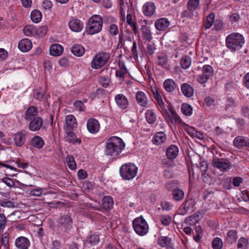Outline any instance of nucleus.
Wrapping results in <instances>:
<instances>
[{"instance_id": "nucleus-11", "label": "nucleus", "mask_w": 249, "mask_h": 249, "mask_svg": "<svg viewBox=\"0 0 249 249\" xmlns=\"http://www.w3.org/2000/svg\"><path fill=\"white\" fill-rule=\"evenodd\" d=\"M29 129L32 131L39 130L43 124V119L40 117H36L30 120Z\"/></svg>"}, {"instance_id": "nucleus-5", "label": "nucleus", "mask_w": 249, "mask_h": 249, "mask_svg": "<svg viewBox=\"0 0 249 249\" xmlns=\"http://www.w3.org/2000/svg\"><path fill=\"white\" fill-rule=\"evenodd\" d=\"M137 170V167L134 164L126 163L120 167V175L124 179L130 180L136 176Z\"/></svg>"}, {"instance_id": "nucleus-13", "label": "nucleus", "mask_w": 249, "mask_h": 249, "mask_svg": "<svg viewBox=\"0 0 249 249\" xmlns=\"http://www.w3.org/2000/svg\"><path fill=\"white\" fill-rule=\"evenodd\" d=\"M87 126L89 131L93 134L97 133L100 128L99 123L95 119H89L87 122Z\"/></svg>"}, {"instance_id": "nucleus-50", "label": "nucleus", "mask_w": 249, "mask_h": 249, "mask_svg": "<svg viewBox=\"0 0 249 249\" xmlns=\"http://www.w3.org/2000/svg\"><path fill=\"white\" fill-rule=\"evenodd\" d=\"M161 223L164 226L169 225L171 222V217L168 215H163L160 217Z\"/></svg>"}, {"instance_id": "nucleus-56", "label": "nucleus", "mask_w": 249, "mask_h": 249, "mask_svg": "<svg viewBox=\"0 0 249 249\" xmlns=\"http://www.w3.org/2000/svg\"><path fill=\"white\" fill-rule=\"evenodd\" d=\"M6 222L7 220L5 216L3 213H0V231L5 228Z\"/></svg>"}, {"instance_id": "nucleus-20", "label": "nucleus", "mask_w": 249, "mask_h": 249, "mask_svg": "<svg viewBox=\"0 0 249 249\" xmlns=\"http://www.w3.org/2000/svg\"><path fill=\"white\" fill-rule=\"evenodd\" d=\"M166 156L169 159H175L178 154V149L177 146L171 145L166 150Z\"/></svg>"}, {"instance_id": "nucleus-53", "label": "nucleus", "mask_w": 249, "mask_h": 249, "mask_svg": "<svg viewBox=\"0 0 249 249\" xmlns=\"http://www.w3.org/2000/svg\"><path fill=\"white\" fill-rule=\"evenodd\" d=\"M209 78H210L207 76V75H204L202 73L198 75L197 81L199 83L203 84L206 83Z\"/></svg>"}, {"instance_id": "nucleus-57", "label": "nucleus", "mask_w": 249, "mask_h": 249, "mask_svg": "<svg viewBox=\"0 0 249 249\" xmlns=\"http://www.w3.org/2000/svg\"><path fill=\"white\" fill-rule=\"evenodd\" d=\"M48 30V28L46 26H42L40 27L36 31V33L41 36H43L45 35L46 34Z\"/></svg>"}, {"instance_id": "nucleus-32", "label": "nucleus", "mask_w": 249, "mask_h": 249, "mask_svg": "<svg viewBox=\"0 0 249 249\" xmlns=\"http://www.w3.org/2000/svg\"><path fill=\"white\" fill-rule=\"evenodd\" d=\"M165 89L168 92H172L177 88V85L175 81L171 79L165 80L163 83Z\"/></svg>"}, {"instance_id": "nucleus-55", "label": "nucleus", "mask_w": 249, "mask_h": 249, "mask_svg": "<svg viewBox=\"0 0 249 249\" xmlns=\"http://www.w3.org/2000/svg\"><path fill=\"white\" fill-rule=\"evenodd\" d=\"M200 169L202 172V175H204L208 168V164L206 161H202L199 165Z\"/></svg>"}, {"instance_id": "nucleus-28", "label": "nucleus", "mask_w": 249, "mask_h": 249, "mask_svg": "<svg viewBox=\"0 0 249 249\" xmlns=\"http://www.w3.org/2000/svg\"><path fill=\"white\" fill-rule=\"evenodd\" d=\"M65 125L64 126L65 128H68V129H73V128L74 126V125L76 123V120L74 116L72 115H68L66 117L65 119Z\"/></svg>"}, {"instance_id": "nucleus-40", "label": "nucleus", "mask_w": 249, "mask_h": 249, "mask_svg": "<svg viewBox=\"0 0 249 249\" xmlns=\"http://www.w3.org/2000/svg\"><path fill=\"white\" fill-rule=\"evenodd\" d=\"M191 64V60L190 57L185 55L183 56L180 60V65L184 69H188Z\"/></svg>"}, {"instance_id": "nucleus-19", "label": "nucleus", "mask_w": 249, "mask_h": 249, "mask_svg": "<svg viewBox=\"0 0 249 249\" xmlns=\"http://www.w3.org/2000/svg\"><path fill=\"white\" fill-rule=\"evenodd\" d=\"M169 25V20L165 18H161L158 19L155 23V26L157 30L159 31L165 30Z\"/></svg>"}, {"instance_id": "nucleus-25", "label": "nucleus", "mask_w": 249, "mask_h": 249, "mask_svg": "<svg viewBox=\"0 0 249 249\" xmlns=\"http://www.w3.org/2000/svg\"><path fill=\"white\" fill-rule=\"evenodd\" d=\"M63 51V47L58 44L52 45L50 48V53L53 56H59Z\"/></svg>"}, {"instance_id": "nucleus-36", "label": "nucleus", "mask_w": 249, "mask_h": 249, "mask_svg": "<svg viewBox=\"0 0 249 249\" xmlns=\"http://www.w3.org/2000/svg\"><path fill=\"white\" fill-rule=\"evenodd\" d=\"M166 139V135L163 132H157L154 136V140L159 144L165 142Z\"/></svg>"}, {"instance_id": "nucleus-61", "label": "nucleus", "mask_w": 249, "mask_h": 249, "mask_svg": "<svg viewBox=\"0 0 249 249\" xmlns=\"http://www.w3.org/2000/svg\"><path fill=\"white\" fill-rule=\"evenodd\" d=\"M235 106V102L232 97H228L227 98V104L226 105V108L233 107Z\"/></svg>"}, {"instance_id": "nucleus-22", "label": "nucleus", "mask_w": 249, "mask_h": 249, "mask_svg": "<svg viewBox=\"0 0 249 249\" xmlns=\"http://www.w3.org/2000/svg\"><path fill=\"white\" fill-rule=\"evenodd\" d=\"M32 47L31 41L29 39H23L18 43V47L22 52L29 51Z\"/></svg>"}, {"instance_id": "nucleus-38", "label": "nucleus", "mask_w": 249, "mask_h": 249, "mask_svg": "<svg viewBox=\"0 0 249 249\" xmlns=\"http://www.w3.org/2000/svg\"><path fill=\"white\" fill-rule=\"evenodd\" d=\"M181 110L183 114L186 116H190L192 114L193 108L188 104H183L181 105Z\"/></svg>"}, {"instance_id": "nucleus-59", "label": "nucleus", "mask_w": 249, "mask_h": 249, "mask_svg": "<svg viewBox=\"0 0 249 249\" xmlns=\"http://www.w3.org/2000/svg\"><path fill=\"white\" fill-rule=\"evenodd\" d=\"M109 32L112 35H116L118 33V28L116 25L111 24L109 26Z\"/></svg>"}, {"instance_id": "nucleus-51", "label": "nucleus", "mask_w": 249, "mask_h": 249, "mask_svg": "<svg viewBox=\"0 0 249 249\" xmlns=\"http://www.w3.org/2000/svg\"><path fill=\"white\" fill-rule=\"evenodd\" d=\"M0 205L2 207H7L8 208H15L17 206L16 203L10 200L1 201Z\"/></svg>"}, {"instance_id": "nucleus-33", "label": "nucleus", "mask_w": 249, "mask_h": 249, "mask_svg": "<svg viewBox=\"0 0 249 249\" xmlns=\"http://www.w3.org/2000/svg\"><path fill=\"white\" fill-rule=\"evenodd\" d=\"M172 195L173 199L177 201L181 200L184 197V192L183 190L178 188L174 189Z\"/></svg>"}, {"instance_id": "nucleus-21", "label": "nucleus", "mask_w": 249, "mask_h": 249, "mask_svg": "<svg viewBox=\"0 0 249 249\" xmlns=\"http://www.w3.org/2000/svg\"><path fill=\"white\" fill-rule=\"evenodd\" d=\"M156 7L153 2H146L143 6V12L145 15L151 16L153 15L155 12Z\"/></svg>"}, {"instance_id": "nucleus-18", "label": "nucleus", "mask_w": 249, "mask_h": 249, "mask_svg": "<svg viewBox=\"0 0 249 249\" xmlns=\"http://www.w3.org/2000/svg\"><path fill=\"white\" fill-rule=\"evenodd\" d=\"M136 99L140 106L145 107H147L148 99L143 92H137L136 94Z\"/></svg>"}, {"instance_id": "nucleus-6", "label": "nucleus", "mask_w": 249, "mask_h": 249, "mask_svg": "<svg viewBox=\"0 0 249 249\" xmlns=\"http://www.w3.org/2000/svg\"><path fill=\"white\" fill-rule=\"evenodd\" d=\"M57 230L62 234L68 233L72 227V218L68 214L61 216L57 220Z\"/></svg>"}, {"instance_id": "nucleus-3", "label": "nucleus", "mask_w": 249, "mask_h": 249, "mask_svg": "<svg viewBox=\"0 0 249 249\" xmlns=\"http://www.w3.org/2000/svg\"><path fill=\"white\" fill-rule=\"evenodd\" d=\"M226 43L228 48L236 51L239 49L244 43V39L241 34L232 33L227 36Z\"/></svg>"}, {"instance_id": "nucleus-46", "label": "nucleus", "mask_w": 249, "mask_h": 249, "mask_svg": "<svg viewBox=\"0 0 249 249\" xmlns=\"http://www.w3.org/2000/svg\"><path fill=\"white\" fill-rule=\"evenodd\" d=\"M199 4V0H188L187 8L190 10H196Z\"/></svg>"}, {"instance_id": "nucleus-58", "label": "nucleus", "mask_w": 249, "mask_h": 249, "mask_svg": "<svg viewBox=\"0 0 249 249\" xmlns=\"http://www.w3.org/2000/svg\"><path fill=\"white\" fill-rule=\"evenodd\" d=\"M33 27L30 25H27L23 28V32L26 36H30L33 33Z\"/></svg>"}, {"instance_id": "nucleus-52", "label": "nucleus", "mask_w": 249, "mask_h": 249, "mask_svg": "<svg viewBox=\"0 0 249 249\" xmlns=\"http://www.w3.org/2000/svg\"><path fill=\"white\" fill-rule=\"evenodd\" d=\"M99 81L104 88H107L110 82V79L107 76H101L99 78Z\"/></svg>"}, {"instance_id": "nucleus-1", "label": "nucleus", "mask_w": 249, "mask_h": 249, "mask_svg": "<svg viewBox=\"0 0 249 249\" xmlns=\"http://www.w3.org/2000/svg\"><path fill=\"white\" fill-rule=\"evenodd\" d=\"M124 146L125 144L121 138L116 136L111 137L106 142L105 152L107 155L115 157L122 152Z\"/></svg>"}, {"instance_id": "nucleus-23", "label": "nucleus", "mask_w": 249, "mask_h": 249, "mask_svg": "<svg viewBox=\"0 0 249 249\" xmlns=\"http://www.w3.org/2000/svg\"><path fill=\"white\" fill-rule=\"evenodd\" d=\"M25 140L26 134L22 132H18L14 136V140L16 145L17 146L23 145L25 142Z\"/></svg>"}, {"instance_id": "nucleus-48", "label": "nucleus", "mask_w": 249, "mask_h": 249, "mask_svg": "<svg viewBox=\"0 0 249 249\" xmlns=\"http://www.w3.org/2000/svg\"><path fill=\"white\" fill-rule=\"evenodd\" d=\"M66 160L69 168L71 170H74L76 168V164L72 156L71 155L67 156L66 158Z\"/></svg>"}, {"instance_id": "nucleus-43", "label": "nucleus", "mask_w": 249, "mask_h": 249, "mask_svg": "<svg viewBox=\"0 0 249 249\" xmlns=\"http://www.w3.org/2000/svg\"><path fill=\"white\" fill-rule=\"evenodd\" d=\"M19 214V211H15L8 215L7 216V222H10L12 224L16 221L18 219L20 218Z\"/></svg>"}, {"instance_id": "nucleus-2", "label": "nucleus", "mask_w": 249, "mask_h": 249, "mask_svg": "<svg viewBox=\"0 0 249 249\" xmlns=\"http://www.w3.org/2000/svg\"><path fill=\"white\" fill-rule=\"evenodd\" d=\"M102 25V17L100 15H93L89 20L86 26V32L91 35L98 33L101 31Z\"/></svg>"}, {"instance_id": "nucleus-26", "label": "nucleus", "mask_w": 249, "mask_h": 249, "mask_svg": "<svg viewBox=\"0 0 249 249\" xmlns=\"http://www.w3.org/2000/svg\"><path fill=\"white\" fill-rule=\"evenodd\" d=\"M201 213L199 212L195 213L191 216H188L185 219V222L189 225H194L200 220Z\"/></svg>"}, {"instance_id": "nucleus-16", "label": "nucleus", "mask_w": 249, "mask_h": 249, "mask_svg": "<svg viewBox=\"0 0 249 249\" xmlns=\"http://www.w3.org/2000/svg\"><path fill=\"white\" fill-rule=\"evenodd\" d=\"M70 28L73 32H80L83 28V23L78 19H72L69 22Z\"/></svg>"}, {"instance_id": "nucleus-63", "label": "nucleus", "mask_w": 249, "mask_h": 249, "mask_svg": "<svg viewBox=\"0 0 249 249\" xmlns=\"http://www.w3.org/2000/svg\"><path fill=\"white\" fill-rule=\"evenodd\" d=\"M173 160L167 159H164L162 160V164L166 167H173L175 164L172 161Z\"/></svg>"}, {"instance_id": "nucleus-12", "label": "nucleus", "mask_w": 249, "mask_h": 249, "mask_svg": "<svg viewBox=\"0 0 249 249\" xmlns=\"http://www.w3.org/2000/svg\"><path fill=\"white\" fill-rule=\"evenodd\" d=\"M15 245L18 249H28L30 246V242L27 238L20 236L16 239Z\"/></svg>"}, {"instance_id": "nucleus-60", "label": "nucleus", "mask_w": 249, "mask_h": 249, "mask_svg": "<svg viewBox=\"0 0 249 249\" xmlns=\"http://www.w3.org/2000/svg\"><path fill=\"white\" fill-rule=\"evenodd\" d=\"M194 10H190L188 8L187 10L184 11L181 13L182 17L191 18L194 16Z\"/></svg>"}, {"instance_id": "nucleus-41", "label": "nucleus", "mask_w": 249, "mask_h": 249, "mask_svg": "<svg viewBox=\"0 0 249 249\" xmlns=\"http://www.w3.org/2000/svg\"><path fill=\"white\" fill-rule=\"evenodd\" d=\"M100 240L99 237L97 235H91L88 238L85 243V245H89L90 246L97 244Z\"/></svg>"}, {"instance_id": "nucleus-35", "label": "nucleus", "mask_w": 249, "mask_h": 249, "mask_svg": "<svg viewBox=\"0 0 249 249\" xmlns=\"http://www.w3.org/2000/svg\"><path fill=\"white\" fill-rule=\"evenodd\" d=\"M145 117L149 124H153L156 120V116L152 110H147L146 111Z\"/></svg>"}, {"instance_id": "nucleus-29", "label": "nucleus", "mask_w": 249, "mask_h": 249, "mask_svg": "<svg viewBox=\"0 0 249 249\" xmlns=\"http://www.w3.org/2000/svg\"><path fill=\"white\" fill-rule=\"evenodd\" d=\"M71 53L76 56H81L85 53L84 48L80 44H74L71 48Z\"/></svg>"}, {"instance_id": "nucleus-44", "label": "nucleus", "mask_w": 249, "mask_h": 249, "mask_svg": "<svg viewBox=\"0 0 249 249\" xmlns=\"http://www.w3.org/2000/svg\"><path fill=\"white\" fill-rule=\"evenodd\" d=\"M248 239L245 237H241L238 242V249H248Z\"/></svg>"}, {"instance_id": "nucleus-9", "label": "nucleus", "mask_w": 249, "mask_h": 249, "mask_svg": "<svg viewBox=\"0 0 249 249\" xmlns=\"http://www.w3.org/2000/svg\"><path fill=\"white\" fill-rule=\"evenodd\" d=\"M195 205V202L194 199H188L183 204V208L179 210L178 212V214L181 215H185L187 213L193 211Z\"/></svg>"}, {"instance_id": "nucleus-64", "label": "nucleus", "mask_w": 249, "mask_h": 249, "mask_svg": "<svg viewBox=\"0 0 249 249\" xmlns=\"http://www.w3.org/2000/svg\"><path fill=\"white\" fill-rule=\"evenodd\" d=\"M77 175L80 179H84L87 177V173L85 170L80 169L78 171Z\"/></svg>"}, {"instance_id": "nucleus-62", "label": "nucleus", "mask_w": 249, "mask_h": 249, "mask_svg": "<svg viewBox=\"0 0 249 249\" xmlns=\"http://www.w3.org/2000/svg\"><path fill=\"white\" fill-rule=\"evenodd\" d=\"M153 93L154 96V98L157 100L158 103H161L162 99L160 93H159L157 89H155V90H153Z\"/></svg>"}, {"instance_id": "nucleus-30", "label": "nucleus", "mask_w": 249, "mask_h": 249, "mask_svg": "<svg viewBox=\"0 0 249 249\" xmlns=\"http://www.w3.org/2000/svg\"><path fill=\"white\" fill-rule=\"evenodd\" d=\"M31 144L38 149L42 148L44 144L43 139L38 136H35L31 140Z\"/></svg>"}, {"instance_id": "nucleus-39", "label": "nucleus", "mask_w": 249, "mask_h": 249, "mask_svg": "<svg viewBox=\"0 0 249 249\" xmlns=\"http://www.w3.org/2000/svg\"><path fill=\"white\" fill-rule=\"evenodd\" d=\"M237 238V232L235 231H229L227 235V240L229 243L232 244L236 240Z\"/></svg>"}, {"instance_id": "nucleus-47", "label": "nucleus", "mask_w": 249, "mask_h": 249, "mask_svg": "<svg viewBox=\"0 0 249 249\" xmlns=\"http://www.w3.org/2000/svg\"><path fill=\"white\" fill-rule=\"evenodd\" d=\"M158 64L162 67H165L168 62V58L167 56L161 53L158 56Z\"/></svg>"}, {"instance_id": "nucleus-27", "label": "nucleus", "mask_w": 249, "mask_h": 249, "mask_svg": "<svg viewBox=\"0 0 249 249\" xmlns=\"http://www.w3.org/2000/svg\"><path fill=\"white\" fill-rule=\"evenodd\" d=\"M182 92L185 96L190 97L194 94L193 88L188 84L184 83L181 86Z\"/></svg>"}, {"instance_id": "nucleus-49", "label": "nucleus", "mask_w": 249, "mask_h": 249, "mask_svg": "<svg viewBox=\"0 0 249 249\" xmlns=\"http://www.w3.org/2000/svg\"><path fill=\"white\" fill-rule=\"evenodd\" d=\"M214 18V15L213 13H211L207 17L206 22L205 23V28L206 29H209L212 26V25L213 22Z\"/></svg>"}, {"instance_id": "nucleus-4", "label": "nucleus", "mask_w": 249, "mask_h": 249, "mask_svg": "<svg viewBox=\"0 0 249 249\" xmlns=\"http://www.w3.org/2000/svg\"><path fill=\"white\" fill-rule=\"evenodd\" d=\"M110 58V53L101 51L97 53L93 58L91 62V67L95 70L104 67Z\"/></svg>"}, {"instance_id": "nucleus-8", "label": "nucleus", "mask_w": 249, "mask_h": 249, "mask_svg": "<svg viewBox=\"0 0 249 249\" xmlns=\"http://www.w3.org/2000/svg\"><path fill=\"white\" fill-rule=\"evenodd\" d=\"M212 165L214 167L219 169L221 171H224L229 168L231 163L227 159L214 157L212 160Z\"/></svg>"}, {"instance_id": "nucleus-42", "label": "nucleus", "mask_w": 249, "mask_h": 249, "mask_svg": "<svg viewBox=\"0 0 249 249\" xmlns=\"http://www.w3.org/2000/svg\"><path fill=\"white\" fill-rule=\"evenodd\" d=\"M202 74L207 75L210 78L212 77L213 74V69L211 65H206L202 68Z\"/></svg>"}, {"instance_id": "nucleus-15", "label": "nucleus", "mask_w": 249, "mask_h": 249, "mask_svg": "<svg viewBox=\"0 0 249 249\" xmlns=\"http://www.w3.org/2000/svg\"><path fill=\"white\" fill-rule=\"evenodd\" d=\"M38 110L35 106L29 107L25 111L24 119L27 121L31 120L37 117Z\"/></svg>"}, {"instance_id": "nucleus-45", "label": "nucleus", "mask_w": 249, "mask_h": 249, "mask_svg": "<svg viewBox=\"0 0 249 249\" xmlns=\"http://www.w3.org/2000/svg\"><path fill=\"white\" fill-rule=\"evenodd\" d=\"M212 245L213 249H221L223 247V242L221 238L215 237L213 240Z\"/></svg>"}, {"instance_id": "nucleus-54", "label": "nucleus", "mask_w": 249, "mask_h": 249, "mask_svg": "<svg viewBox=\"0 0 249 249\" xmlns=\"http://www.w3.org/2000/svg\"><path fill=\"white\" fill-rule=\"evenodd\" d=\"M127 72V69L121 68L116 71V76L120 78H124V75Z\"/></svg>"}, {"instance_id": "nucleus-31", "label": "nucleus", "mask_w": 249, "mask_h": 249, "mask_svg": "<svg viewBox=\"0 0 249 249\" xmlns=\"http://www.w3.org/2000/svg\"><path fill=\"white\" fill-rule=\"evenodd\" d=\"M234 145L237 147H241L243 146H249V142L245 140L243 136H238L236 137L233 141Z\"/></svg>"}, {"instance_id": "nucleus-37", "label": "nucleus", "mask_w": 249, "mask_h": 249, "mask_svg": "<svg viewBox=\"0 0 249 249\" xmlns=\"http://www.w3.org/2000/svg\"><path fill=\"white\" fill-rule=\"evenodd\" d=\"M42 18L41 13L38 10H33L31 14V18L35 23L39 22Z\"/></svg>"}, {"instance_id": "nucleus-24", "label": "nucleus", "mask_w": 249, "mask_h": 249, "mask_svg": "<svg viewBox=\"0 0 249 249\" xmlns=\"http://www.w3.org/2000/svg\"><path fill=\"white\" fill-rule=\"evenodd\" d=\"M113 201L110 196H106L102 199V209L105 211H108L112 208Z\"/></svg>"}, {"instance_id": "nucleus-14", "label": "nucleus", "mask_w": 249, "mask_h": 249, "mask_svg": "<svg viewBox=\"0 0 249 249\" xmlns=\"http://www.w3.org/2000/svg\"><path fill=\"white\" fill-rule=\"evenodd\" d=\"M158 244L162 248L165 247L166 249H175L172 243V239L167 236H160L159 237Z\"/></svg>"}, {"instance_id": "nucleus-34", "label": "nucleus", "mask_w": 249, "mask_h": 249, "mask_svg": "<svg viewBox=\"0 0 249 249\" xmlns=\"http://www.w3.org/2000/svg\"><path fill=\"white\" fill-rule=\"evenodd\" d=\"M142 36L143 40L150 41L152 38L150 31L146 26H142Z\"/></svg>"}, {"instance_id": "nucleus-17", "label": "nucleus", "mask_w": 249, "mask_h": 249, "mask_svg": "<svg viewBox=\"0 0 249 249\" xmlns=\"http://www.w3.org/2000/svg\"><path fill=\"white\" fill-rule=\"evenodd\" d=\"M115 100L117 105L121 108H125L128 105V100L126 97L122 94L117 95Z\"/></svg>"}, {"instance_id": "nucleus-7", "label": "nucleus", "mask_w": 249, "mask_h": 249, "mask_svg": "<svg viewBox=\"0 0 249 249\" xmlns=\"http://www.w3.org/2000/svg\"><path fill=\"white\" fill-rule=\"evenodd\" d=\"M133 227L136 232L141 236L146 234L148 231V225L142 216L137 217L133 220Z\"/></svg>"}, {"instance_id": "nucleus-10", "label": "nucleus", "mask_w": 249, "mask_h": 249, "mask_svg": "<svg viewBox=\"0 0 249 249\" xmlns=\"http://www.w3.org/2000/svg\"><path fill=\"white\" fill-rule=\"evenodd\" d=\"M68 129V128H65V131L66 135L65 136V140L66 142L69 143H72L73 144L78 143H81V141L80 139L76 138V135L73 132V129Z\"/></svg>"}]
</instances>
